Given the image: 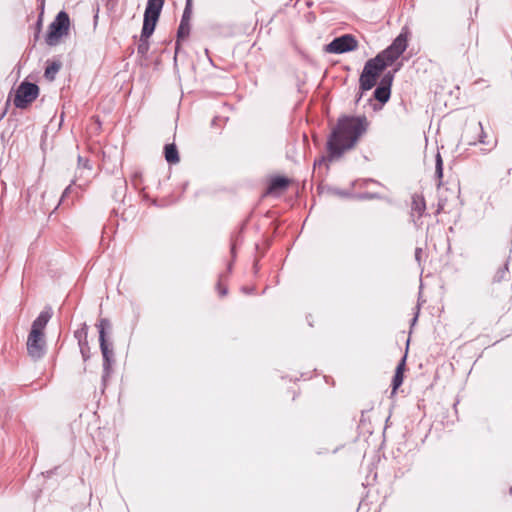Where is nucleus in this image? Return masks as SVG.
<instances>
[{
	"label": "nucleus",
	"instance_id": "f257e3e1",
	"mask_svg": "<svg viewBox=\"0 0 512 512\" xmlns=\"http://www.w3.org/2000/svg\"><path fill=\"white\" fill-rule=\"evenodd\" d=\"M369 121L366 116H342L338 119L327 141V158L322 157L314 165L339 159L346 151L354 148L367 132Z\"/></svg>",
	"mask_w": 512,
	"mask_h": 512
},
{
	"label": "nucleus",
	"instance_id": "f03ea898",
	"mask_svg": "<svg viewBox=\"0 0 512 512\" xmlns=\"http://www.w3.org/2000/svg\"><path fill=\"white\" fill-rule=\"evenodd\" d=\"M407 45L408 33L407 31H402L391 45L365 63L359 78L360 92L356 98V103L361 100L364 91H368L376 85L381 73L403 54Z\"/></svg>",
	"mask_w": 512,
	"mask_h": 512
},
{
	"label": "nucleus",
	"instance_id": "7ed1b4c3",
	"mask_svg": "<svg viewBox=\"0 0 512 512\" xmlns=\"http://www.w3.org/2000/svg\"><path fill=\"white\" fill-rule=\"evenodd\" d=\"M97 328L99 330V342L100 349L103 356V382H106L107 378L110 375L111 364L113 362L114 352L113 349L109 347V344L106 341L105 329L110 328V321L106 318H102L97 323Z\"/></svg>",
	"mask_w": 512,
	"mask_h": 512
},
{
	"label": "nucleus",
	"instance_id": "20e7f679",
	"mask_svg": "<svg viewBox=\"0 0 512 512\" xmlns=\"http://www.w3.org/2000/svg\"><path fill=\"white\" fill-rule=\"evenodd\" d=\"M69 26L70 20L68 14L65 11L59 12L54 21L48 27V32L45 39L47 45H57L61 37L68 34Z\"/></svg>",
	"mask_w": 512,
	"mask_h": 512
},
{
	"label": "nucleus",
	"instance_id": "39448f33",
	"mask_svg": "<svg viewBox=\"0 0 512 512\" xmlns=\"http://www.w3.org/2000/svg\"><path fill=\"white\" fill-rule=\"evenodd\" d=\"M39 95V87L35 83L22 82L15 93L14 105L16 108H27Z\"/></svg>",
	"mask_w": 512,
	"mask_h": 512
},
{
	"label": "nucleus",
	"instance_id": "423d86ee",
	"mask_svg": "<svg viewBox=\"0 0 512 512\" xmlns=\"http://www.w3.org/2000/svg\"><path fill=\"white\" fill-rule=\"evenodd\" d=\"M358 42L356 38L351 34H344L340 37L333 39L325 47V51L328 53L342 54L357 49Z\"/></svg>",
	"mask_w": 512,
	"mask_h": 512
},
{
	"label": "nucleus",
	"instance_id": "0eeeda50",
	"mask_svg": "<svg viewBox=\"0 0 512 512\" xmlns=\"http://www.w3.org/2000/svg\"><path fill=\"white\" fill-rule=\"evenodd\" d=\"M27 352L34 360H38L43 357L45 353V340L43 333H37L36 330L30 331L27 339Z\"/></svg>",
	"mask_w": 512,
	"mask_h": 512
},
{
	"label": "nucleus",
	"instance_id": "6e6552de",
	"mask_svg": "<svg viewBox=\"0 0 512 512\" xmlns=\"http://www.w3.org/2000/svg\"><path fill=\"white\" fill-rule=\"evenodd\" d=\"M164 5V0H148L146 5V27L145 30L148 32L152 30L153 22L159 19L161 10Z\"/></svg>",
	"mask_w": 512,
	"mask_h": 512
},
{
	"label": "nucleus",
	"instance_id": "1a4fd4ad",
	"mask_svg": "<svg viewBox=\"0 0 512 512\" xmlns=\"http://www.w3.org/2000/svg\"><path fill=\"white\" fill-rule=\"evenodd\" d=\"M411 219L416 226L426 211L425 199L420 194H413L411 198Z\"/></svg>",
	"mask_w": 512,
	"mask_h": 512
},
{
	"label": "nucleus",
	"instance_id": "9d476101",
	"mask_svg": "<svg viewBox=\"0 0 512 512\" xmlns=\"http://www.w3.org/2000/svg\"><path fill=\"white\" fill-rule=\"evenodd\" d=\"M190 17H191V0H187L186 7L184 9V12H183V15L181 18V22H180V25H179L178 31H177L178 40H177L176 50H178L179 40L185 39L186 37H188V35L190 33V24H189Z\"/></svg>",
	"mask_w": 512,
	"mask_h": 512
},
{
	"label": "nucleus",
	"instance_id": "9b49d317",
	"mask_svg": "<svg viewBox=\"0 0 512 512\" xmlns=\"http://www.w3.org/2000/svg\"><path fill=\"white\" fill-rule=\"evenodd\" d=\"M157 21H158V19H156L155 22H153V25L151 26L152 30L150 29L147 32L145 30V27H146V11L144 12V20H143V26H142V31H141L140 43H139L138 48H137V51H138L139 54L144 55V54L147 53V51L149 49L148 39L153 34V32L155 30V27H156Z\"/></svg>",
	"mask_w": 512,
	"mask_h": 512
},
{
	"label": "nucleus",
	"instance_id": "f8f14e48",
	"mask_svg": "<svg viewBox=\"0 0 512 512\" xmlns=\"http://www.w3.org/2000/svg\"><path fill=\"white\" fill-rule=\"evenodd\" d=\"M52 314L51 307H46L33 321L31 330H36L37 333H43V329L51 319Z\"/></svg>",
	"mask_w": 512,
	"mask_h": 512
},
{
	"label": "nucleus",
	"instance_id": "ddd939ff",
	"mask_svg": "<svg viewBox=\"0 0 512 512\" xmlns=\"http://www.w3.org/2000/svg\"><path fill=\"white\" fill-rule=\"evenodd\" d=\"M289 179L282 176H277L271 179L267 189V193H274L276 191L285 190L289 185Z\"/></svg>",
	"mask_w": 512,
	"mask_h": 512
},
{
	"label": "nucleus",
	"instance_id": "4468645a",
	"mask_svg": "<svg viewBox=\"0 0 512 512\" xmlns=\"http://www.w3.org/2000/svg\"><path fill=\"white\" fill-rule=\"evenodd\" d=\"M406 356H404L396 367L395 375L392 380L393 390H397L403 383V371L405 368Z\"/></svg>",
	"mask_w": 512,
	"mask_h": 512
},
{
	"label": "nucleus",
	"instance_id": "2eb2a0df",
	"mask_svg": "<svg viewBox=\"0 0 512 512\" xmlns=\"http://www.w3.org/2000/svg\"><path fill=\"white\" fill-rule=\"evenodd\" d=\"M165 159L168 163H178L179 154L175 144H167L164 147Z\"/></svg>",
	"mask_w": 512,
	"mask_h": 512
},
{
	"label": "nucleus",
	"instance_id": "dca6fc26",
	"mask_svg": "<svg viewBox=\"0 0 512 512\" xmlns=\"http://www.w3.org/2000/svg\"><path fill=\"white\" fill-rule=\"evenodd\" d=\"M61 69V63L59 61H53L47 65L45 68L44 76L47 80L53 81L56 77V74Z\"/></svg>",
	"mask_w": 512,
	"mask_h": 512
},
{
	"label": "nucleus",
	"instance_id": "f3484780",
	"mask_svg": "<svg viewBox=\"0 0 512 512\" xmlns=\"http://www.w3.org/2000/svg\"><path fill=\"white\" fill-rule=\"evenodd\" d=\"M391 90L382 86H378L373 93L374 99L379 101L381 104L386 103L390 98Z\"/></svg>",
	"mask_w": 512,
	"mask_h": 512
},
{
	"label": "nucleus",
	"instance_id": "a211bd4d",
	"mask_svg": "<svg viewBox=\"0 0 512 512\" xmlns=\"http://www.w3.org/2000/svg\"><path fill=\"white\" fill-rule=\"evenodd\" d=\"M508 263L506 262L502 267H500L497 272L495 273L494 277H493V281L494 282H500L502 281L503 279L506 278L507 274H508Z\"/></svg>",
	"mask_w": 512,
	"mask_h": 512
},
{
	"label": "nucleus",
	"instance_id": "6ab92c4d",
	"mask_svg": "<svg viewBox=\"0 0 512 512\" xmlns=\"http://www.w3.org/2000/svg\"><path fill=\"white\" fill-rule=\"evenodd\" d=\"M435 175L438 179L443 177V161L439 152L436 154L435 159Z\"/></svg>",
	"mask_w": 512,
	"mask_h": 512
},
{
	"label": "nucleus",
	"instance_id": "aec40b11",
	"mask_svg": "<svg viewBox=\"0 0 512 512\" xmlns=\"http://www.w3.org/2000/svg\"><path fill=\"white\" fill-rule=\"evenodd\" d=\"M393 78H394V74L392 72H387L382 77L379 85L382 86V87H385V88H389L391 90V85H392V82H393Z\"/></svg>",
	"mask_w": 512,
	"mask_h": 512
},
{
	"label": "nucleus",
	"instance_id": "412c9836",
	"mask_svg": "<svg viewBox=\"0 0 512 512\" xmlns=\"http://www.w3.org/2000/svg\"><path fill=\"white\" fill-rule=\"evenodd\" d=\"M79 348L84 361H87L90 357V347L88 341H81Z\"/></svg>",
	"mask_w": 512,
	"mask_h": 512
},
{
	"label": "nucleus",
	"instance_id": "4be33fe9",
	"mask_svg": "<svg viewBox=\"0 0 512 512\" xmlns=\"http://www.w3.org/2000/svg\"><path fill=\"white\" fill-rule=\"evenodd\" d=\"M75 338L78 340V344L81 341H87V325L83 324V327L74 333Z\"/></svg>",
	"mask_w": 512,
	"mask_h": 512
},
{
	"label": "nucleus",
	"instance_id": "5701e85b",
	"mask_svg": "<svg viewBox=\"0 0 512 512\" xmlns=\"http://www.w3.org/2000/svg\"><path fill=\"white\" fill-rule=\"evenodd\" d=\"M78 166H79V168L82 167V168H87V169L91 170V167L89 165V161L87 159H84V158L80 157V156L78 157Z\"/></svg>",
	"mask_w": 512,
	"mask_h": 512
},
{
	"label": "nucleus",
	"instance_id": "b1692460",
	"mask_svg": "<svg viewBox=\"0 0 512 512\" xmlns=\"http://www.w3.org/2000/svg\"><path fill=\"white\" fill-rule=\"evenodd\" d=\"M479 127H480V130H481V133L479 135V143H482V144H488V142L486 141V133L483 131V127H482V124L481 122L478 123Z\"/></svg>",
	"mask_w": 512,
	"mask_h": 512
},
{
	"label": "nucleus",
	"instance_id": "393cba45",
	"mask_svg": "<svg viewBox=\"0 0 512 512\" xmlns=\"http://www.w3.org/2000/svg\"><path fill=\"white\" fill-rule=\"evenodd\" d=\"M422 252H423V250L420 247H417L415 250V259L418 263H420Z\"/></svg>",
	"mask_w": 512,
	"mask_h": 512
},
{
	"label": "nucleus",
	"instance_id": "a878e982",
	"mask_svg": "<svg viewBox=\"0 0 512 512\" xmlns=\"http://www.w3.org/2000/svg\"><path fill=\"white\" fill-rule=\"evenodd\" d=\"M70 189H71V185H69L63 192L62 194V197H61V201L64 200V198L68 195V193L70 192Z\"/></svg>",
	"mask_w": 512,
	"mask_h": 512
},
{
	"label": "nucleus",
	"instance_id": "bb28decb",
	"mask_svg": "<svg viewBox=\"0 0 512 512\" xmlns=\"http://www.w3.org/2000/svg\"><path fill=\"white\" fill-rule=\"evenodd\" d=\"M219 293H220V295H221V296H224V295H226V294H227V289H226V288H220V287H219Z\"/></svg>",
	"mask_w": 512,
	"mask_h": 512
},
{
	"label": "nucleus",
	"instance_id": "cd10ccee",
	"mask_svg": "<svg viewBox=\"0 0 512 512\" xmlns=\"http://www.w3.org/2000/svg\"><path fill=\"white\" fill-rule=\"evenodd\" d=\"M336 194H338V195H339V196H341V197H346V196H348V195H349V193H347V192H343V191H337V192H336Z\"/></svg>",
	"mask_w": 512,
	"mask_h": 512
},
{
	"label": "nucleus",
	"instance_id": "c85d7f7f",
	"mask_svg": "<svg viewBox=\"0 0 512 512\" xmlns=\"http://www.w3.org/2000/svg\"><path fill=\"white\" fill-rule=\"evenodd\" d=\"M244 292L246 293H251L252 292V289H246V288H243Z\"/></svg>",
	"mask_w": 512,
	"mask_h": 512
},
{
	"label": "nucleus",
	"instance_id": "c756f323",
	"mask_svg": "<svg viewBox=\"0 0 512 512\" xmlns=\"http://www.w3.org/2000/svg\"><path fill=\"white\" fill-rule=\"evenodd\" d=\"M38 27L41 26V19L38 20V23H37Z\"/></svg>",
	"mask_w": 512,
	"mask_h": 512
},
{
	"label": "nucleus",
	"instance_id": "7c9ffc66",
	"mask_svg": "<svg viewBox=\"0 0 512 512\" xmlns=\"http://www.w3.org/2000/svg\"><path fill=\"white\" fill-rule=\"evenodd\" d=\"M467 144H468V145H475V144H476V142H468Z\"/></svg>",
	"mask_w": 512,
	"mask_h": 512
},
{
	"label": "nucleus",
	"instance_id": "2f4dec72",
	"mask_svg": "<svg viewBox=\"0 0 512 512\" xmlns=\"http://www.w3.org/2000/svg\"><path fill=\"white\" fill-rule=\"evenodd\" d=\"M6 111H3L2 114L0 115V118H2L4 115H5Z\"/></svg>",
	"mask_w": 512,
	"mask_h": 512
},
{
	"label": "nucleus",
	"instance_id": "473e14b6",
	"mask_svg": "<svg viewBox=\"0 0 512 512\" xmlns=\"http://www.w3.org/2000/svg\"><path fill=\"white\" fill-rule=\"evenodd\" d=\"M510 492L512 493V487L510 488Z\"/></svg>",
	"mask_w": 512,
	"mask_h": 512
}]
</instances>
